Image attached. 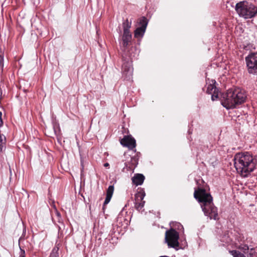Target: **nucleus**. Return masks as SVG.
Masks as SVG:
<instances>
[{"label": "nucleus", "mask_w": 257, "mask_h": 257, "mask_svg": "<svg viewBox=\"0 0 257 257\" xmlns=\"http://www.w3.org/2000/svg\"><path fill=\"white\" fill-rule=\"evenodd\" d=\"M145 193L139 192L135 195V207L138 211H141L144 206L145 201L143 200Z\"/></svg>", "instance_id": "10"}, {"label": "nucleus", "mask_w": 257, "mask_h": 257, "mask_svg": "<svg viewBox=\"0 0 257 257\" xmlns=\"http://www.w3.org/2000/svg\"><path fill=\"white\" fill-rule=\"evenodd\" d=\"M239 248L242 250L244 254H246L248 253L249 251L248 246L246 245H244L243 246L240 247Z\"/></svg>", "instance_id": "19"}, {"label": "nucleus", "mask_w": 257, "mask_h": 257, "mask_svg": "<svg viewBox=\"0 0 257 257\" xmlns=\"http://www.w3.org/2000/svg\"><path fill=\"white\" fill-rule=\"evenodd\" d=\"M194 196L200 203L204 214L210 219H218L217 209L212 202V197L210 194L207 193L205 190L200 189L195 191Z\"/></svg>", "instance_id": "2"}, {"label": "nucleus", "mask_w": 257, "mask_h": 257, "mask_svg": "<svg viewBox=\"0 0 257 257\" xmlns=\"http://www.w3.org/2000/svg\"><path fill=\"white\" fill-rule=\"evenodd\" d=\"M233 161L236 171L243 177H248L257 165V158L248 152L236 154Z\"/></svg>", "instance_id": "1"}, {"label": "nucleus", "mask_w": 257, "mask_h": 257, "mask_svg": "<svg viewBox=\"0 0 257 257\" xmlns=\"http://www.w3.org/2000/svg\"><path fill=\"white\" fill-rule=\"evenodd\" d=\"M54 219L55 222H57L59 223V224H57L59 229V232H60L63 230L64 229L65 225L63 222L61 217L55 218Z\"/></svg>", "instance_id": "15"}, {"label": "nucleus", "mask_w": 257, "mask_h": 257, "mask_svg": "<svg viewBox=\"0 0 257 257\" xmlns=\"http://www.w3.org/2000/svg\"><path fill=\"white\" fill-rule=\"evenodd\" d=\"M246 98V94L244 90L236 88L230 89L222 94L221 102L222 105L226 109H229L236 107L237 105L244 103Z\"/></svg>", "instance_id": "3"}, {"label": "nucleus", "mask_w": 257, "mask_h": 257, "mask_svg": "<svg viewBox=\"0 0 257 257\" xmlns=\"http://www.w3.org/2000/svg\"><path fill=\"white\" fill-rule=\"evenodd\" d=\"M176 224L178 226V229H179V227H181L182 228H183V226L181 225V224H180L179 223H176Z\"/></svg>", "instance_id": "26"}, {"label": "nucleus", "mask_w": 257, "mask_h": 257, "mask_svg": "<svg viewBox=\"0 0 257 257\" xmlns=\"http://www.w3.org/2000/svg\"><path fill=\"white\" fill-rule=\"evenodd\" d=\"M247 70L249 73L257 74V53H252L245 58Z\"/></svg>", "instance_id": "7"}, {"label": "nucleus", "mask_w": 257, "mask_h": 257, "mask_svg": "<svg viewBox=\"0 0 257 257\" xmlns=\"http://www.w3.org/2000/svg\"><path fill=\"white\" fill-rule=\"evenodd\" d=\"M109 164H108V163H105V164H104V166L105 167H108V166H109Z\"/></svg>", "instance_id": "27"}, {"label": "nucleus", "mask_w": 257, "mask_h": 257, "mask_svg": "<svg viewBox=\"0 0 257 257\" xmlns=\"http://www.w3.org/2000/svg\"><path fill=\"white\" fill-rule=\"evenodd\" d=\"M179 234L173 228L168 230L165 233V240L169 247L175 248L179 246Z\"/></svg>", "instance_id": "5"}, {"label": "nucleus", "mask_w": 257, "mask_h": 257, "mask_svg": "<svg viewBox=\"0 0 257 257\" xmlns=\"http://www.w3.org/2000/svg\"><path fill=\"white\" fill-rule=\"evenodd\" d=\"M61 217L60 213H59L58 211H56V217L55 218H57V217Z\"/></svg>", "instance_id": "25"}, {"label": "nucleus", "mask_w": 257, "mask_h": 257, "mask_svg": "<svg viewBox=\"0 0 257 257\" xmlns=\"http://www.w3.org/2000/svg\"><path fill=\"white\" fill-rule=\"evenodd\" d=\"M120 144L128 149L133 150L136 146L135 140L131 136H125L120 140Z\"/></svg>", "instance_id": "11"}, {"label": "nucleus", "mask_w": 257, "mask_h": 257, "mask_svg": "<svg viewBox=\"0 0 257 257\" xmlns=\"http://www.w3.org/2000/svg\"><path fill=\"white\" fill-rule=\"evenodd\" d=\"M111 198L110 197L106 196L105 199L104 203H103V206L107 204L109 202Z\"/></svg>", "instance_id": "22"}, {"label": "nucleus", "mask_w": 257, "mask_h": 257, "mask_svg": "<svg viewBox=\"0 0 257 257\" xmlns=\"http://www.w3.org/2000/svg\"><path fill=\"white\" fill-rule=\"evenodd\" d=\"M131 25L132 22H128L127 19H126L122 24L123 35L122 36V45L124 47H126L132 40V35L130 31Z\"/></svg>", "instance_id": "8"}, {"label": "nucleus", "mask_w": 257, "mask_h": 257, "mask_svg": "<svg viewBox=\"0 0 257 257\" xmlns=\"http://www.w3.org/2000/svg\"><path fill=\"white\" fill-rule=\"evenodd\" d=\"M145 179V177L143 175L138 174L136 175L133 178L132 181L134 184L137 186L141 185L143 184Z\"/></svg>", "instance_id": "13"}, {"label": "nucleus", "mask_w": 257, "mask_h": 257, "mask_svg": "<svg viewBox=\"0 0 257 257\" xmlns=\"http://www.w3.org/2000/svg\"><path fill=\"white\" fill-rule=\"evenodd\" d=\"M122 73L124 79L130 80L132 78L133 68L131 58L127 59L122 56Z\"/></svg>", "instance_id": "6"}, {"label": "nucleus", "mask_w": 257, "mask_h": 257, "mask_svg": "<svg viewBox=\"0 0 257 257\" xmlns=\"http://www.w3.org/2000/svg\"><path fill=\"white\" fill-rule=\"evenodd\" d=\"M140 27L135 31V37L136 38H142L144 36L148 25L147 18L143 17L139 20Z\"/></svg>", "instance_id": "9"}, {"label": "nucleus", "mask_w": 257, "mask_h": 257, "mask_svg": "<svg viewBox=\"0 0 257 257\" xmlns=\"http://www.w3.org/2000/svg\"><path fill=\"white\" fill-rule=\"evenodd\" d=\"M247 254V257H255V252L253 249H250Z\"/></svg>", "instance_id": "20"}, {"label": "nucleus", "mask_w": 257, "mask_h": 257, "mask_svg": "<svg viewBox=\"0 0 257 257\" xmlns=\"http://www.w3.org/2000/svg\"><path fill=\"white\" fill-rule=\"evenodd\" d=\"M6 137L0 134V151L3 152L6 149Z\"/></svg>", "instance_id": "14"}, {"label": "nucleus", "mask_w": 257, "mask_h": 257, "mask_svg": "<svg viewBox=\"0 0 257 257\" xmlns=\"http://www.w3.org/2000/svg\"><path fill=\"white\" fill-rule=\"evenodd\" d=\"M81 172L82 173L84 168V161L83 158L80 155Z\"/></svg>", "instance_id": "21"}, {"label": "nucleus", "mask_w": 257, "mask_h": 257, "mask_svg": "<svg viewBox=\"0 0 257 257\" xmlns=\"http://www.w3.org/2000/svg\"><path fill=\"white\" fill-rule=\"evenodd\" d=\"M231 253L233 257H246L244 253H242L239 251L232 250Z\"/></svg>", "instance_id": "17"}, {"label": "nucleus", "mask_w": 257, "mask_h": 257, "mask_svg": "<svg viewBox=\"0 0 257 257\" xmlns=\"http://www.w3.org/2000/svg\"><path fill=\"white\" fill-rule=\"evenodd\" d=\"M235 9L240 17L246 19H251L257 14V7L247 1L237 3Z\"/></svg>", "instance_id": "4"}, {"label": "nucleus", "mask_w": 257, "mask_h": 257, "mask_svg": "<svg viewBox=\"0 0 257 257\" xmlns=\"http://www.w3.org/2000/svg\"><path fill=\"white\" fill-rule=\"evenodd\" d=\"M215 81L213 84H209L207 86L206 92L208 94H212L211 98L212 100H215L218 97V89L214 85Z\"/></svg>", "instance_id": "12"}, {"label": "nucleus", "mask_w": 257, "mask_h": 257, "mask_svg": "<svg viewBox=\"0 0 257 257\" xmlns=\"http://www.w3.org/2000/svg\"><path fill=\"white\" fill-rule=\"evenodd\" d=\"M19 257H25V251L24 250H21V254L20 255Z\"/></svg>", "instance_id": "24"}, {"label": "nucleus", "mask_w": 257, "mask_h": 257, "mask_svg": "<svg viewBox=\"0 0 257 257\" xmlns=\"http://www.w3.org/2000/svg\"><path fill=\"white\" fill-rule=\"evenodd\" d=\"M114 191V187L113 186H109L106 192V196H108L110 197H112L113 193Z\"/></svg>", "instance_id": "16"}, {"label": "nucleus", "mask_w": 257, "mask_h": 257, "mask_svg": "<svg viewBox=\"0 0 257 257\" xmlns=\"http://www.w3.org/2000/svg\"><path fill=\"white\" fill-rule=\"evenodd\" d=\"M50 257H58V248L55 247L52 251Z\"/></svg>", "instance_id": "18"}, {"label": "nucleus", "mask_w": 257, "mask_h": 257, "mask_svg": "<svg viewBox=\"0 0 257 257\" xmlns=\"http://www.w3.org/2000/svg\"><path fill=\"white\" fill-rule=\"evenodd\" d=\"M2 113L1 111H0V126H2L3 124V121L2 119Z\"/></svg>", "instance_id": "23"}]
</instances>
